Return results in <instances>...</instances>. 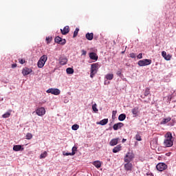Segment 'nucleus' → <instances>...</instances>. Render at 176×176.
I'll return each instance as SVG.
<instances>
[{
	"label": "nucleus",
	"instance_id": "nucleus-22",
	"mask_svg": "<svg viewBox=\"0 0 176 176\" xmlns=\"http://www.w3.org/2000/svg\"><path fill=\"white\" fill-rule=\"evenodd\" d=\"M108 123V118H104L100 120L99 122H97V124H100L101 126H105Z\"/></svg>",
	"mask_w": 176,
	"mask_h": 176
},
{
	"label": "nucleus",
	"instance_id": "nucleus-50",
	"mask_svg": "<svg viewBox=\"0 0 176 176\" xmlns=\"http://www.w3.org/2000/svg\"><path fill=\"white\" fill-rule=\"evenodd\" d=\"M124 52L125 51H122L121 53H122V54H124Z\"/></svg>",
	"mask_w": 176,
	"mask_h": 176
},
{
	"label": "nucleus",
	"instance_id": "nucleus-43",
	"mask_svg": "<svg viewBox=\"0 0 176 176\" xmlns=\"http://www.w3.org/2000/svg\"><path fill=\"white\" fill-rule=\"evenodd\" d=\"M137 58H139V59H141L142 58V54H139L138 56H137Z\"/></svg>",
	"mask_w": 176,
	"mask_h": 176
},
{
	"label": "nucleus",
	"instance_id": "nucleus-24",
	"mask_svg": "<svg viewBox=\"0 0 176 176\" xmlns=\"http://www.w3.org/2000/svg\"><path fill=\"white\" fill-rule=\"evenodd\" d=\"M105 79L107 80H112V79H113V74H107L105 76Z\"/></svg>",
	"mask_w": 176,
	"mask_h": 176
},
{
	"label": "nucleus",
	"instance_id": "nucleus-9",
	"mask_svg": "<svg viewBox=\"0 0 176 176\" xmlns=\"http://www.w3.org/2000/svg\"><path fill=\"white\" fill-rule=\"evenodd\" d=\"M31 72H32V69H30L28 67H24L22 70V74H23V76L30 75V74H31Z\"/></svg>",
	"mask_w": 176,
	"mask_h": 176
},
{
	"label": "nucleus",
	"instance_id": "nucleus-7",
	"mask_svg": "<svg viewBox=\"0 0 176 176\" xmlns=\"http://www.w3.org/2000/svg\"><path fill=\"white\" fill-rule=\"evenodd\" d=\"M36 113L38 116H43L46 113V110L44 107H40L36 110Z\"/></svg>",
	"mask_w": 176,
	"mask_h": 176
},
{
	"label": "nucleus",
	"instance_id": "nucleus-47",
	"mask_svg": "<svg viewBox=\"0 0 176 176\" xmlns=\"http://www.w3.org/2000/svg\"><path fill=\"white\" fill-rule=\"evenodd\" d=\"M104 85H109V81L105 80V81H104Z\"/></svg>",
	"mask_w": 176,
	"mask_h": 176
},
{
	"label": "nucleus",
	"instance_id": "nucleus-52",
	"mask_svg": "<svg viewBox=\"0 0 176 176\" xmlns=\"http://www.w3.org/2000/svg\"><path fill=\"white\" fill-rule=\"evenodd\" d=\"M141 98H145V97H142V96H141Z\"/></svg>",
	"mask_w": 176,
	"mask_h": 176
},
{
	"label": "nucleus",
	"instance_id": "nucleus-19",
	"mask_svg": "<svg viewBox=\"0 0 176 176\" xmlns=\"http://www.w3.org/2000/svg\"><path fill=\"white\" fill-rule=\"evenodd\" d=\"M85 37L88 41H93V38H94V34L87 33L85 35Z\"/></svg>",
	"mask_w": 176,
	"mask_h": 176
},
{
	"label": "nucleus",
	"instance_id": "nucleus-35",
	"mask_svg": "<svg viewBox=\"0 0 176 176\" xmlns=\"http://www.w3.org/2000/svg\"><path fill=\"white\" fill-rule=\"evenodd\" d=\"M72 130H78V129H79V125H78V124H74V125L72 126Z\"/></svg>",
	"mask_w": 176,
	"mask_h": 176
},
{
	"label": "nucleus",
	"instance_id": "nucleus-37",
	"mask_svg": "<svg viewBox=\"0 0 176 176\" xmlns=\"http://www.w3.org/2000/svg\"><path fill=\"white\" fill-rule=\"evenodd\" d=\"M47 43H50L52 42V37H46Z\"/></svg>",
	"mask_w": 176,
	"mask_h": 176
},
{
	"label": "nucleus",
	"instance_id": "nucleus-2",
	"mask_svg": "<svg viewBox=\"0 0 176 176\" xmlns=\"http://www.w3.org/2000/svg\"><path fill=\"white\" fill-rule=\"evenodd\" d=\"M46 61H47V55L42 56L37 63L38 68H43L45 64L46 63Z\"/></svg>",
	"mask_w": 176,
	"mask_h": 176
},
{
	"label": "nucleus",
	"instance_id": "nucleus-20",
	"mask_svg": "<svg viewBox=\"0 0 176 176\" xmlns=\"http://www.w3.org/2000/svg\"><path fill=\"white\" fill-rule=\"evenodd\" d=\"M132 113L134 116H138V113H140V109L138 107H136L132 109Z\"/></svg>",
	"mask_w": 176,
	"mask_h": 176
},
{
	"label": "nucleus",
	"instance_id": "nucleus-29",
	"mask_svg": "<svg viewBox=\"0 0 176 176\" xmlns=\"http://www.w3.org/2000/svg\"><path fill=\"white\" fill-rule=\"evenodd\" d=\"M47 156V152L44 151L43 153H41L40 155V159H45Z\"/></svg>",
	"mask_w": 176,
	"mask_h": 176
},
{
	"label": "nucleus",
	"instance_id": "nucleus-21",
	"mask_svg": "<svg viewBox=\"0 0 176 176\" xmlns=\"http://www.w3.org/2000/svg\"><path fill=\"white\" fill-rule=\"evenodd\" d=\"M93 166H94L95 167H96V168H100L101 167V164H102V162L100 161H94L93 163H92Z\"/></svg>",
	"mask_w": 176,
	"mask_h": 176
},
{
	"label": "nucleus",
	"instance_id": "nucleus-5",
	"mask_svg": "<svg viewBox=\"0 0 176 176\" xmlns=\"http://www.w3.org/2000/svg\"><path fill=\"white\" fill-rule=\"evenodd\" d=\"M156 168L158 171H164L167 168V165L163 162H160L156 166Z\"/></svg>",
	"mask_w": 176,
	"mask_h": 176
},
{
	"label": "nucleus",
	"instance_id": "nucleus-49",
	"mask_svg": "<svg viewBox=\"0 0 176 176\" xmlns=\"http://www.w3.org/2000/svg\"><path fill=\"white\" fill-rule=\"evenodd\" d=\"M122 74V72H118V75H121Z\"/></svg>",
	"mask_w": 176,
	"mask_h": 176
},
{
	"label": "nucleus",
	"instance_id": "nucleus-8",
	"mask_svg": "<svg viewBox=\"0 0 176 176\" xmlns=\"http://www.w3.org/2000/svg\"><path fill=\"white\" fill-rule=\"evenodd\" d=\"M55 43H59V45H65V43H67V41L65 39H62L60 36H56L55 38Z\"/></svg>",
	"mask_w": 176,
	"mask_h": 176
},
{
	"label": "nucleus",
	"instance_id": "nucleus-12",
	"mask_svg": "<svg viewBox=\"0 0 176 176\" xmlns=\"http://www.w3.org/2000/svg\"><path fill=\"white\" fill-rule=\"evenodd\" d=\"M97 68H98V63L92 64L91 67V72L92 74H97Z\"/></svg>",
	"mask_w": 176,
	"mask_h": 176
},
{
	"label": "nucleus",
	"instance_id": "nucleus-17",
	"mask_svg": "<svg viewBox=\"0 0 176 176\" xmlns=\"http://www.w3.org/2000/svg\"><path fill=\"white\" fill-rule=\"evenodd\" d=\"M120 151H122V146L120 144L117 145L113 148V153H118V152H120Z\"/></svg>",
	"mask_w": 176,
	"mask_h": 176
},
{
	"label": "nucleus",
	"instance_id": "nucleus-45",
	"mask_svg": "<svg viewBox=\"0 0 176 176\" xmlns=\"http://www.w3.org/2000/svg\"><path fill=\"white\" fill-rule=\"evenodd\" d=\"M76 149H78L76 147L74 146L72 148V152H76Z\"/></svg>",
	"mask_w": 176,
	"mask_h": 176
},
{
	"label": "nucleus",
	"instance_id": "nucleus-15",
	"mask_svg": "<svg viewBox=\"0 0 176 176\" xmlns=\"http://www.w3.org/2000/svg\"><path fill=\"white\" fill-rule=\"evenodd\" d=\"M61 34L62 35H67V34H68V32H69V26L67 25L65 26L63 30L61 29L60 30Z\"/></svg>",
	"mask_w": 176,
	"mask_h": 176
},
{
	"label": "nucleus",
	"instance_id": "nucleus-46",
	"mask_svg": "<svg viewBox=\"0 0 176 176\" xmlns=\"http://www.w3.org/2000/svg\"><path fill=\"white\" fill-rule=\"evenodd\" d=\"M16 67H17L16 64H12V68H16Z\"/></svg>",
	"mask_w": 176,
	"mask_h": 176
},
{
	"label": "nucleus",
	"instance_id": "nucleus-13",
	"mask_svg": "<svg viewBox=\"0 0 176 176\" xmlns=\"http://www.w3.org/2000/svg\"><path fill=\"white\" fill-rule=\"evenodd\" d=\"M123 126H124V124H123L122 122H118L113 126V129L115 131L119 130V129H122V127H123Z\"/></svg>",
	"mask_w": 176,
	"mask_h": 176
},
{
	"label": "nucleus",
	"instance_id": "nucleus-32",
	"mask_svg": "<svg viewBox=\"0 0 176 176\" xmlns=\"http://www.w3.org/2000/svg\"><path fill=\"white\" fill-rule=\"evenodd\" d=\"M10 117V111H8L2 116V118H6Z\"/></svg>",
	"mask_w": 176,
	"mask_h": 176
},
{
	"label": "nucleus",
	"instance_id": "nucleus-51",
	"mask_svg": "<svg viewBox=\"0 0 176 176\" xmlns=\"http://www.w3.org/2000/svg\"><path fill=\"white\" fill-rule=\"evenodd\" d=\"M65 103L68 102V100H65Z\"/></svg>",
	"mask_w": 176,
	"mask_h": 176
},
{
	"label": "nucleus",
	"instance_id": "nucleus-30",
	"mask_svg": "<svg viewBox=\"0 0 176 176\" xmlns=\"http://www.w3.org/2000/svg\"><path fill=\"white\" fill-rule=\"evenodd\" d=\"M64 156H74L75 155V152H72V153H65L63 152Z\"/></svg>",
	"mask_w": 176,
	"mask_h": 176
},
{
	"label": "nucleus",
	"instance_id": "nucleus-28",
	"mask_svg": "<svg viewBox=\"0 0 176 176\" xmlns=\"http://www.w3.org/2000/svg\"><path fill=\"white\" fill-rule=\"evenodd\" d=\"M79 32V28H76L73 35V38H76L78 36V33Z\"/></svg>",
	"mask_w": 176,
	"mask_h": 176
},
{
	"label": "nucleus",
	"instance_id": "nucleus-6",
	"mask_svg": "<svg viewBox=\"0 0 176 176\" xmlns=\"http://www.w3.org/2000/svg\"><path fill=\"white\" fill-rule=\"evenodd\" d=\"M47 93H50L51 94H54V96H58L60 94V89L56 88H51L47 90Z\"/></svg>",
	"mask_w": 176,
	"mask_h": 176
},
{
	"label": "nucleus",
	"instance_id": "nucleus-3",
	"mask_svg": "<svg viewBox=\"0 0 176 176\" xmlns=\"http://www.w3.org/2000/svg\"><path fill=\"white\" fill-rule=\"evenodd\" d=\"M152 64V60L151 59H143L138 62L139 67H145L146 65H151Z\"/></svg>",
	"mask_w": 176,
	"mask_h": 176
},
{
	"label": "nucleus",
	"instance_id": "nucleus-31",
	"mask_svg": "<svg viewBox=\"0 0 176 176\" xmlns=\"http://www.w3.org/2000/svg\"><path fill=\"white\" fill-rule=\"evenodd\" d=\"M66 72H67V74H73L74 73V69H72L71 67H68L66 69Z\"/></svg>",
	"mask_w": 176,
	"mask_h": 176
},
{
	"label": "nucleus",
	"instance_id": "nucleus-11",
	"mask_svg": "<svg viewBox=\"0 0 176 176\" xmlns=\"http://www.w3.org/2000/svg\"><path fill=\"white\" fill-rule=\"evenodd\" d=\"M124 167L126 171H131V170H133V164L130 162H126L124 164Z\"/></svg>",
	"mask_w": 176,
	"mask_h": 176
},
{
	"label": "nucleus",
	"instance_id": "nucleus-27",
	"mask_svg": "<svg viewBox=\"0 0 176 176\" xmlns=\"http://www.w3.org/2000/svg\"><path fill=\"white\" fill-rule=\"evenodd\" d=\"M135 138L136 141H142V138H141V135H140V133H137L135 135Z\"/></svg>",
	"mask_w": 176,
	"mask_h": 176
},
{
	"label": "nucleus",
	"instance_id": "nucleus-23",
	"mask_svg": "<svg viewBox=\"0 0 176 176\" xmlns=\"http://www.w3.org/2000/svg\"><path fill=\"white\" fill-rule=\"evenodd\" d=\"M171 121V118L168 117L167 118H164L163 120L161 122V124H167L168 122Z\"/></svg>",
	"mask_w": 176,
	"mask_h": 176
},
{
	"label": "nucleus",
	"instance_id": "nucleus-41",
	"mask_svg": "<svg viewBox=\"0 0 176 176\" xmlns=\"http://www.w3.org/2000/svg\"><path fill=\"white\" fill-rule=\"evenodd\" d=\"M116 113H118V111H112V117H115L116 116Z\"/></svg>",
	"mask_w": 176,
	"mask_h": 176
},
{
	"label": "nucleus",
	"instance_id": "nucleus-18",
	"mask_svg": "<svg viewBox=\"0 0 176 176\" xmlns=\"http://www.w3.org/2000/svg\"><path fill=\"white\" fill-rule=\"evenodd\" d=\"M13 151L19 152V151H24V148H23L21 145H15L13 146Z\"/></svg>",
	"mask_w": 176,
	"mask_h": 176
},
{
	"label": "nucleus",
	"instance_id": "nucleus-34",
	"mask_svg": "<svg viewBox=\"0 0 176 176\" xmlns=\"http://www.w3.org/2000/svg\"><path fill=\"white\" fill-rule=\"evenodd\" d=\"M32 138V133H27L26 135V140H31Z\"/></svg>",
	"mask_w": 176,
	"mask_h": 176
},
{
	"label": "nucleus",
	"instance_id": "nucleus-14",
	"mask_svg": "<svg viewBox=\"0 0 176 176\" xmlns=\"http://www.w3.org/2000/svg\"><path fill=\"white\" fill-rule=\"evenodd\" d=\"M89 58H91V60H95V61H97L98 60V56L94 52H91L89 53Z\"/></svg>",
	"mask_w": 176,
	"mask_h": 176
},
{
	"label": "nucleus",
	"instance_id": "nucleus-42",
	"mask_svg": "<svg viewBox=\"0 0 176 176\" xmlns=\"http://www.w3.org/2000/svg\"><path fill=\"white\" fill-rule=\"evenodd\" d=\"M87 53V52L85 50H82V56H86Z\"/></svg>",
	"mask_w": 176,
	"mask_h": 176
},
{
	"label": "nucleus",
	"instance_id": "nucleus-26",
	"mask_svg": "<svg viewBox=\"0 0 176 176\" xmlns=\"http://www.w3.org/2000/svg\"><path fill=\"white\" fill-rule=\"evenodd\" d=\"M124 119H126V114L124 113L120 114L118 117V120H120V122H123Z\"/></svg>",
	"mask_w": 176,
	"mask_h": 176
},
{
	"label": "nucleus",
	"instance_id": "nucleus-48",
	"mask_svg": "<svg viewBox=\"0 0 176 176\" xmlns=\"http://www.w3.org/2000/svg\"><path fill=\"white\" fill-rule=\"evenodd\" d=\"M126 139H122V142H126Z\"/></svg>",
	"mask_w": 176,
	"mask_h": 176
},
{
	"label": "nucleus",
	"instance_id": "nucleus-39",
	"mask_svg": "<svg viewBox=\"0 0 176 176\" xmlns=\"http://www.w3.org/2000/svg\"><path fill=\"white\" fill-rule=\"evenodd\" d=\"M162 57H164V58H165V57L167 56V52H166L165 51H163L162 52Z\"/></svg>",
	"mask_w": 176,
	"mask_h": 176
},
{
	"label": "nucleus",
	"instance_id": "nucleus-36",
	"mask_svg": "<svg viewBox=\"0 0 176 176\" xmlns=\"http://www.w3.org/2000/svg\"><path fill=\"white\" fill-rule=\"evenodd\" d=\"M164 58L166 60V61H170L171 60V56L170 54L166 55Z\"/></svg>",
	"mask_w": 176,
	"mask_h": 176
},
{
	"label": "nucleus",
	"instance_id": "nucleus-25",
	"mask_svg": "<svg viewBox=\"0 0 176 176\" xmlns=\"http://www.w3.org/2000/svg\"><path fill=\"white\" fill-rule=\"evenodd\" d=\"M149 94H151V89H149V87H146L144 91V97H148Z\"/></svg>",
	"mask_w": 176,
	"mask_h": 176
},
{
	"label": "nucleus",
	"instance_id": "nucleus-44",
	"mask_svg": "<svg viewBox=\"0 0 176 176\" xmlns=\"http://www.w3.org/2000/svg\"><path fill=\"white\" fill-rule=\"evenodd\" d=\"M96 73H92L91 72V74H90V78H94V74H95Z\"/></svg>",
	"mask_w": 176,
	"mask_h": 176
},
{
	"label": "nucleus",
	"instance_id": "nucleus-40",
	"mask_svg": "<svg viewBox=\"0 0 176 176\" xmlns=\"http://www.w3.org/2000/svg\"><path fill=\"white\" fill-rule=\"evenodd\" d=\"M129 57H131V58H135V54L134 53H131L129 54Z\"/></svg>",
	"mask_w": 176,
	"mask_h": 176
},
{
	"label": "nucleus",
	"instance_id": "nucleus-38",
	"mask_svg": "<svg viewBox=\"0 0 176 176\" xmlns=\"http://www.w3.org/2000/svg\"><path fill=\"white\" fill-rule=\"evenodd\" d=\"M19 63L20 64H25V60L19 58Z\"/></svg>",
	"mask_w": 176,
	"mask_h": 176
},
{
	"label": "nucleus",
	"instance_id": "nucleus-4",
	"mask_svg": "<svg viewBox=\"0 0 176 176\" xmlns=\"http://www.w3.org/2000/svg\"><path fill=\"white\" fill-rule=\"evenodd\" d=\"M134 159V154L133 153H127L125 157H124V161L125 163H130Z\"/></svg>",
	"mask_w": 176,
	"mask_h": 176
},
{
	"label": "nucleus",
	"instance_id": "nucleus-10",
	"mask_svg": "<svg viewBox=\"0 0 176 176\" xmlns=\"http://www.w3.org/2000/svg\"><path fill=\"white\" fill-rule=\"evenodd\" d=\"M119 141H120V138H119L112 139L109 142V145L111 146H115V145H118Z\"/></svg>",
	"mask_w": 176,
	"mask_h": 176
},
{
	"label": "nucleus",
	"instance_id": "nucleus-16",
	"mask_svg": "<svg viewBox=\"0 0 176 176\" xmlns=\"http://www.w3.org/2000/svg\"><path fill=\"white\" fill-rule=\"evenodd\" d=\"M59 61L60 65H65L68 63V59L65 57H60Z\"/></svg>",
	"mask_w": 176,
	"mask_h": 176
},
{
	"label": "nucleus",
	"instance_id": "nucleus-33",
	"mask_svg": "<svg viewBox=\"0 0 176 176\" xmlns=\"http://www.w3.org/2000/svg\"><path fill=\"white\" fill-rule=\"evenodd\" d=\"M92 109L94 112H98V109H97V104H94L92 105Z\"/></svg>",
	"mask_w": 176,
	"mask_h": 176
},
{
	"label": "nucleus",
	"instance_id": "nucleus-1",
	"mask_svg": "<svg viewBox=\"0 0 176 176\" xmlns=\"http://www.w3.org/2000/svg\"><path fill=\"white\" fill-rule=\"evenodd\" d=\"M164 145L166 148H171L174 145V142L173 141V134L170 132H168L165 135V140L164 141Z\"/></svg>",
	"mask_w": 176,
	"mask_h": 176
}]
</instances>
